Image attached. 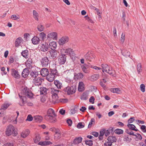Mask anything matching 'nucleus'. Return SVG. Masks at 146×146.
<instances>
[{
  "instance_id": "bf43d9fd",
  "label": "nucleus",
  "mask_w": 146,
  "mask_h": 146,
  "mask_svg": "<svg viewBox=\"0 0 146 146\" xmlns=\"http://www.w3.org/2000/svg\"><path fill=\"white\" fill-rule=\"evenodd\" d=\"M140 89L141 91L143 92L145 91V86L143 84H142L140 85Z\"/></svg>"
},
{
  "instance_id": "69168bd1",
  "label": "nucleus",
  "mask_w": 146,
  "mask_h": 146,
  "mask_svg": "<svg viewBox=\"0 0 146 146\" xmlns=\"http://www.w3.org/2000/svg\"><path fill=\"white\" fill-rule=\"evenodd\" d=\"M94 100L95 99L94 97L91 96L89 99V102L92 104H93L94 103Z\"/></svg>"
},
{
  "instance_id": "6e6d98bb",
  "label": "nucleus",
  "mask_w": 146,
  "mask_h": 146,
  "mask_svg": "<svg viewBox=\"0 0 146 146\" xmlns=\"http://www.w3.org/2000/svg\"><path fill=\"white\" fill-rule=\"evenodd\" d=\"M85 144L87 145L91 146L93 145L92 141L91 140H86L85 141Z\"/></svg>"
},
{
  "instance_id": "4be33fe9",
  "label": "nucleus",
  "mask_w": 146,
  "mask_h": 146,
  "mask_svg": "<svg viewBox=\"0 0 146 146\" xmlns=\"http://www.w3.org/2000/svg\"><path fill=\"white\" fill-rule=\"evenodd\" d=\"M33 43L34 44H38L40 43L39 38L37 36H34L31 40Z\"/></svg>"
},
{
  "instance_id": "6ab92c4d",
  "label": "nucleus",
  "mask_w": 146,
  "mask_h": 146,
  "mask_svg": "<svg viewBox=\"0 0 146 146\" xmlns=\"http://www.w3.org/2000/svg\"><path fill=\"white\" fill-rule=\"evenodd\" d=\"M33 61L32 60L31 58H29L26 62V67L30 69L32 68V64Z\"/></svg>"
},
{
  "instance_id": "49530a36",
  "label": "nucleus",
  "mask_w": 146,
  "mask_h": 146,
  "mask_svg": "<svg viewBox=\"0 0 146 146\" xmlns=\"http://www.w3.org/2000/svg\"><path fill=\"white\" fill-rule=\"evenodd\" d=\"M95 123V119L93 118H92L91 119L89 123V124H88V128H90L91 127L92 124H93V123Z\"/></svg>"
},
{
  "instance_id": "c85d7f7f",
  "label": "nucleus",
  "mask_w": 146,
  "mask_h": 146,
  "mask_svg": "<svg viewBox=\"0 0 146 146\" xmlns=\"http://www.w3.org/2000/svg\"><path fill=\"white\" fill-rule=\"evenodd\" d=\"M107 140L112 143L113 142H116L117 141V139L115 136H110L108 138Z\"/></svg>"
},
{
  "instance_id": "3c124183",
  "label": "nucleus",
  "mask_w": 146,
  "mask_h": 146,
  "mask_svg": "<svg viewBox=\"0 0 146 146\" xmlns=\"http://www.w3.org/2000/svg\"><path fill=\"white\" fill-rule=\"evenodd\" d=\"M125 33H123L121 35V37L120 39V40L122 43H123L124 42L125 38Z\"/></svg>"
},
{
  "instance_id": "de8ad7c7",
  "label": "nucleus",
  "mask_w": 146,
  "mask_h": 146,
  "mask_svg": "<svg viewBox=\"0 0 146 146\" xmlns=\"http://www.w3.org/2000/svg\"><path fill=\"white\" fill-rule=\"evenodd\" d=\"M39 36L42 40H44V39L46 38V35L44 33L42 32L39 34Z\"/></svg>"
},
{
  "instance_id": "1a4fd4ad",
  "label": "nucleus",
  "mask_w": 146,
  "mask_h": 146,
  "mask_svg": "<svg viewBox=\"0 0 146 146\" xmlns=\"http://www.w3.org/2000/svg\"><path fill=\"white\" fill-rule=\"evenodd\" d=\"M69 37L67 36L62 37L59 40L58 42L60 45L63 46L69 40Z\"/></svg>"
},
{
  "instance_id": "c03bdc74",
  "label": "nucleus",
  "mask_w": 146,
  "mask_h": 146,
  "mask_svg": "<svg viewBox=\"0 0 146 146\" xmlns=\"http://www.w3.org/2000/svg\"><path fill=\"white\" fill-rule=\"evenodd\" d=\"M123 132L122 130L119 129H117L115 131V133L118 134H122L123 133Z\"/></svg>"
},
{
  "instance_id": "052dcab7",
  "label": "nucleus",
  "mask_w": 146,
  "mask_h": 146,
  "mask_svg": "<svg viewBox=\"0 0 146 146\" xmlns=\"http://www.w3.org/2000/svg\"><path fill=\"white\" fill-rule=\"evenodd\" d=\"M146 126L145 125H142L141 127V131L144 133L146 132Z\"/></svg>"
},
{
  "instance_id": "393cba45",
  "label": "nucleus",
  "mask_w": 146,
  "mask_h": 146,
  "mask_svg": "<svg viewBox=\"0 0 146 146\" xmlns=\"http://www.w3.org/2000/svg\"><path fill=\"white\" fill-rule=\"evenodd\" d=\"M82 138L81 137H79L75 138L73 141V144L75 145L80 143L82 141Z\"/></svg>"
},
{
  "instance_id": "a19ab883",
  "label": "nucleus",
  "mask_w": 146,
  "mask_h": 146,
  "mask_svg": "<svg viewBox=\"0 0 146 146\" xmlns=\"http://www.w3.org/2000/svg\"><path fill=\"white\" fill-rule=\"evenodd\" d=\"M127 126L129 129L131 130H134L135 131H137V130L135 129V126L133 125L128 124L127 125Z\"/></svg>"
},
{
  "instance_id": "e433bc0d",
  "label": "nucleus",
  "mask_w": 146,
  "mask_h": 146,
  "mask_svg": "<svg viewBox=\"0 0 146 146\" xmlns=\"http://www.w3.org/2000/svg\"><path fill=\"white\" fill-rule=\"evenodd\" d=\"M84 84L82 82H80L78 86V90L80 92H82L84 90Z\"/></svg>"
},
{
  "instance_id": "603ef678",
  "label": "nucleus",
  "mask_w": 146,
  "mask_h": 146,
  "mask_svg": "<svg viewBox=\"0 0 146 146\" xmlns=\"http://www.w3.org/2000/svg\"><path fill=\"white\" fill-rule=\"evenodd\" d=\"M40 135H37L36 136L35 139V142L36 143L40 141Z\"/></svg>"
},
{
  "instance_id": "423d86ee",
  "label": "nucleus",
  "mask_w": 146,
  "mask_h": 146,
  "mask_svg": "<svg viewBox=\"0 0 146 146\" xmlns=\"http://www.w3.org/2000/svg\"><path fill=\"white\" fill-rule=\"evenodd\" d=\"M81 68L84 72L88 73L90 72V68L92 67V66L90 63L84 64L83 65H80Z\"/></svg>"
},
{
  "instance_id": "6e6552de",
  "label": "nucleus",
  "mask_w": 146,
  "mask_h": 146,
  "mask_svg": "<svg viewBox=\"0 0 146 146\" xmlns=\"http://www.w3.org/2000/svg\"><path fill=\"white\" fill-rule=\"evenodd\" d=\"M23 94L29 98H31L33 96V94L31 91L27 88H25L23 90Z\"/></svg>"
},
{
  "instance_id": "a18cd8bd",
  "label": "nucleus",
  "mask_w": 146,
  "mask_h": 146,
  "mask_svg": "<svg viewBox=\"0 0 146 146\" xmlns=\"http://www.w3.org/2000/svg\"><path fill=\"white\" fill-rule=\"evenodd\" d=\"M37 29L39 31H42L44 29V27L42 25H39L38 26Z\"/></svg>"
},
{
  "instance_id": "39448f33",
  "label": "nucleus",
  "mask_w": 146,
  "mask_h": 146,
  "mask_svg": "<svg viewBox=\"0 0 146 146\" xmlns=\"http://www.w3.org/2000/svg\"><path fill=\"white\" fill-rule=\"evenodd\" d=\"M40 65L43 67H47L50 63V61L48 58L46 57H44L40 60Z\"/></svg>"
},
{
  "instance_id": "0e129e2a",
  "label": "nucleus",
  "mask_w": 146,
  "mask_h": 146,
  "mask_svg": "<svg viewBox=\"0 0 146 146\" xmlns=\"http://www.w3.org/2000/svg\"><path fill=\"white\" fill-rule=\"evenodd\" d=\"M1 70L3 72V73H1L2 75L3 76V75H6L7 73L5 71V68L4 67H3L1 68Z\"/></svg>"
},
{
  "instance_id": "864d4df0",
  "label": "nucleus",
  "mask_w": 146,
  "mask_h": 146,
  "mask_svg": "<svg viewBox=\"0 0 146 146\" xmlns=\"http://www.w3.org/2000/svg\"><path fill=\"white\" fill-rule=\"evenodd\" d=\"M130 138L129 137V136L128 135H125L124 138L123 140L124 141L128 142L130 141Z\"/></svg>"
},
{
  "instance_id": "a211bd4d",
  "label": "nucleus",
  "mask_w": 146,
  "mask_h": 146,
  "mask_svg": "<svg viewBox=\"0 0 146 146\" xmlns=\"http://www.w3.org/2000/svg\"><path fill=\"white\" fill-rule=\"evenodd\" d=\"M64 52L67 54L70 55V56H73L74 55L73 50L70 48H68L65 50Z\"/></svg>"
},
{
  "instance_id": "9b49d317",
  "label": "nucleus",
  "mask_w": 146,
  "mask_h": 146,
  "mask_svg": "<svg viewBox=\"0 0 146 146\" xmlns=\"http://www.w3.org/2000/svg\"><path fill=\"white\" fill-rule=\"evenodd\" d=\"M49 53L50 54L51 57L54 59L57 57L59 53L55 50H51L47 53V54Z\"/></svg>"
},
{
  "instance_id": "9d476101",
  "label": "nucleus",
  "mask_w": 146,
  "mask_h": 146,
  "mask_svg": "<svg viewBox=\"0 0 146 146\" xmlns=\"http://www.w3.org/2000/svg\"><path fill=\"white\" fill-rule=\"evenodd\" d=\"M66 60V55L62 54L60 55L58 58V61L60 64H64Z\"/></svg>"
},
{
  "instance_id": "5fc2aeb1",
  "label": "nucleus",
  "mask_w": 146,
  "mask_h": 146,
  "mask_svg": "<svg viewBox=\"0 0 146 146\" xmlns=\"http://www.w3.org/2000/svg\"><path fill=\"white\" fill-rule=\"evenodd\" d=\"M18 16H17L15 15H13L11 16V18L13 20H17L20 18L19 16V15Z\"/></svg>"
},
{
  "instance_id": "c756f323",
  "label": "nucleus",
  "mask_w": 146,
  "mask_h": 146,
  "mask_svg": "<svg viewBox=\"0 0 146 146\" xmlns=\"http://www.w3.org/2000/svg\"><path fill=\"white\" fill-rule=\"evenodd\" d=\"M49 47L52 50H55L56 47V43L55 42L53 41L49 43Z\"/></svg>"
},
{
  "instance_id": "cd10ccee",
  "label": "nucleus",
  "mask_w": 146,
  "mask_h": 146,
  "mask_svg": "<svg viewBox=\"0 0 146 146\" xmlns=\"http://www.w3.org/2000/svg\"><path fill=\"white\" fill-rule=\"evenodd\" d=\"M29 51L27 50H25L22 51L21 52V55L24 58H27L29 57Z\"/></svg>"
},
{
  "instance_id": "09e8293b",
  "label": "nucleus",
  "mask_w": 146,
  "mask_h": 146,
  "mask_svg": "<svg viewBox=\"0 0 146 146\" xmlns=\"http://www.w3.org/2000/svg\"><path fill=\"white\" fill-rule=\"evenodd\" d=\"M141 65L140 63H139L137 64V72L139 74L142 71V70L141 68Z\"/></svg>"
},
{
  "instance_id": "7c9ffc66",
  "label": "nucleus",
  "mask_w": 146,
  "mask_h": 146,
  "mask_svg": "<svg viewBox=\"0 0 146 146\" xmlns=\"http://www.w3.org/2000/svg\"><path fill=\"white\" fill-rule=\"evenodd\" d=\"M52 144V142L50 141H40L39 142L38 144L42 146H45Z\"/></svg>"
},
{
  "instance_id": "58836bf2",
  "label": "nucleus",
  "mask_w": 146,
  "mask_h": 146,
  "mask_svg": "<svg viewBox=\"0 0 146 146\" xmlns=\"http://www.w3.org/2000/svg\"><path fill=\"white\" fill-rule=\"evenodd\" d=\"M30 75L32 77L36 78V77L38 75V71H32L30 73Z\"/></svg>"
},
{
  "instance_id": "dca6fc26",
  "label": "nucleus",
  "mask_w": 146,
  "mask_h": 146,
  "mask_svg": "<svg viewBox=\"0 0 146 146\" xmlns=\"http://www.w3.org/2000/svg\"><path fill=\"white\" fill-rule=\"evenodd\" d=\"M84 56L86 60L91 61L92 60H93L95 56L92 54L88 52Z\"/></svg>"
},
{
  "instance_id": "37998d69",
  "label": "nucleus",
  "mask_w": 146,
  "mask_h": 146,
  "mask_svg": "<svg viewBox=\"0 0 146 146\" xmlns=\"http://www.w3.org/2000/svg\"><path fill=\"white\" fill-rule=\"evenodd\" d=\"M88 99V96L87 94L85 93H84L81 97V99L84 100H86Z\"/></svg>"
},
{
  "instance_id": "680f3d73",
  "label": "nucleus",
  "mask_w": 146,
  "mask_h": 146,
  "mask_svg": "<svg viewBox=\"0 0 146 146\" xmlns=\"http://www.w3.org/2000/svg\"><path fill=\"white\" fill-rule=\"evenodd\" d=\"M112 143L108 141L105 142L104 144V146H111L112 145Z\"/></svg>"
},
{
  "instance_id": "aec40b11",
  "label": "nucleus",
  "mask_w": 146,
  "mask_h": 146,
  "mask_svg": "<svg viewBox=\"0 0 146 146\" xmlns=\"http://www.w3.org/2000/svg\"><path fill=\"white\" fill-rule=\"evenodd\" d=\"M29 129H26L23 131L21 133V135L22 137L25 138L29 135Z\"/></svg>"
},
{
  "instance_id": "20e7f679",
  "label": "nucleus",
  "mask_w": 146,
  "mask_h": 146,
  "mask_svg": "<svg viewBox=\"0 0 146 146\" xmlns=\"http://www.w3.org/2000/svg\"><path fill=\"white\" fill-rule=\"evenodd\" d=\"M13 133L16 134L17 133H15V127L12 125H9L7 127L5 131V134L8 136L11 135Z\"/></svg>"
},
{
  "instance_id": "f704fd0d",
  "label": "nucleus",
  "mask_w": 146,
  "mask_h": 146,
  "mask_svg": "<svg viewBox=\"0 0 146 146\" xmlns=\"http://www.w3.org/2000/svg\"><path fill=\"white\" fill-rule=\"evenodd\" d=\"M11 104L8 102H5L3 104L1 107V109L5 110Z\"/></svg>"
},
{
  "instance_id": "7ed1b4c3",
  "label": "nucleus",
  "mask_w": 146,
  "mask_h": 146,
  "mask_svg": "<svg viewBox=\"0 0 146 146\" xmlns=\"http://www.w3.org/2000/svg\"><path fill=\"white\" fill-rule=\"evenodd\" d=\"M76 86H73L66 87L63 89V90L67 94L70 95L76 92Z\"/></svg>"
},
{
  "instance_id": "ea45409f",
  "label": "nucleus",
  "mask_w": 146,
  "mask_h": 146,
  "mask_svg": "<svg viewBox=\"0 0 146 146\" xmlns=\"http://www.w3.org/2000/svg\"><path fill=\"white\" fill-rule=\"evenodd\" d=\"M33 16L34 18L37 21L38 20V14L37 12L35 10H33Z\"/></svg>"
},
{
  "instance_id": "f8f14e48",
  "label": "nucleus",
  "mask_w": 146,
  "mask_h": 146,
  "mask_svg": "<svg viewBox=\"0 0 146 146\" xmlns=\"http://www.w3.org/2000/svg\"><path fill=\"white\" fill-rule=\"evenodd\" d=\"M52 38L53 39L56 40L57 38V34L56 33L52 32L48 33L47 36V39Z\"/></svg>"
},
{
  "instance_id": "e2e57ef3",
  "label": "nucleus",
  "mask_w": 146,
  "mask_h": 146,
  "mask_svg": "<svg viewBox=\"0 0 146 146\" xmlns=\"http://www.w3.org/2000/svg\"><path fill=\"white\" fill-rule=\"evenodd\" d=\"M60 135L58 132H56L54 134V137L57 138L59 139L60 137Z\"/></svg>"
},
{
  "instance_id": "ddd939ff",
  "label": "nucleus",
  "mask_w": 146,
  "mask_h": 146,
  "mask_svg": "<svg viewBox=\"0 0 146 146\" xmlns=\"http://www.w3.org/2000/svg\"><path fill=\"white\" fill-rule=\"evenodd\" d=\"M42 79L39 77L34 78L33 81V83L37 86H39L41 85Z\"/></svg>"
},
{
  "instance_id": "0eeeda50",
  "label": "nucleus",
  "mask_w": 146,
  "mask_h": 146,
  "mask_svg": "<svg viewBox=\"0 0 146 146\" xmlns=\"http://www.w3.org/2000/svg\"><path fill=\"white\" fill-rule=\"evenodd\" d=\"M59 92L58 90L55 89L54 88H51L50 89V92L52 94V101L58 98V94Z\"/></svg>"
},
{
  "instance_id": "774afa93",
  "label": "nucleus",
  "mask_w": 146,
  "mask_h": 146,
  "mask_svg": "<svg viewBox=\"0 0 146 146\" xmlns=\"http://www.w3.org/2000/svg\"><path fill=\"white\" fill-rule=\"evenodd\" d=\"M70 111L71 113L72 114H73L77 112V110L75 108H74L73 109H72Z\"/></svg>"
},
{
  "instance_id": "13d9d810",
  "label": "nucleus",
  "mask_w": 146,
  "mask_h": 146,
  "mask_svg": "<svg viewBox=\"0 0 146 146\" xmlns=\"http://www.w3.org/2000/svg\"><path fill=\"white\" fill-rule=\"evenodd\" d=\"M84 17L87 20L88 22L91 23H93L92 20L87 15L85 16Z\"/></svg>"
},
{
  "instance_id": "4d7b16f0",
  "label": "nucleus",
  "mask_w": 146,
  "mask_h": 146,
  "mask_svg": "<svg viewBox=\"0 0 146 146\" xmlns=\"http://www.w3.org/2000/svg\"><path fill=\"white\" fill-rule=\"evenodd\" d=\"M33 119V118L32 117V116L31 115H29L27 117V118L26 119V120L29 121H31Z\"/></svg>"
},
{
  "instance_id": "bb28decb",
  "label": "nucleus",
  "mask_w": 146,
  "mask_h": 146,
  "mask_svg": "<svg viewBox=\"0 0 146 146\" xmlns=\"http://www.w3.org/2000/svg\"><path fill=\"white\" fill-rule=\"evenodd\" d=\"M55 77L53 75H51L49 73L46 77V79L50 82H52L53 81L55 78Z\"/></svg>"
},
{
  "instance_id": "f3484780",
  "label": "nucleus",
  "mask_w": 146,
  "mask_h": 146,
  "mask_svg": "<svg viewBox=\"0 0 146 146\" xmlns=\"http://www.w3.org/2000/svg\"><path fill=\"white\" fill-rule=\"evenodd\" d=\"M48 73V70L46 68H42L40 70L41 75L44 77L47 76Z\"/></svg>"
},
{
  "instance_id": "4468645a",
  "label": "nucleus",
  "mask_w": 146,
  "mask_h": 146,
  "mask_svg": "<svg viewBox=\"0 0 146 146\" xmlns=\"http://www.w3.org/2000/svg\"><path fill=\"white\" fill-rule=\"evenodd\" d=\"M68 100L66 98H60L58 99V98L57 99H56L55 100H53V102L54 104L58 103L59 102L65 103L68 102Z\"/></svg>"
},
{
  "instance_id": "f03ea898",
  "label": "nucleus",
  "mask_w": 146,
  "mask_h": 146,
  "mask_svg": "<svg viewBox=\"0 0 146 146\" xmlns=\"http://www.w3.org/2000/svg\"><path fill=\"white\" fill-rule=\"evenodd\" d=\"M101 67L103 72H105L111 75L115 76V71L111 66L106 64H101Z\"/></svg>"
},
{
  "instance_id": "a878e982",
  "label": "nucleus",
  "mask_w": 146,
  "mask_h": 146,
  "mask_svg": "<svg viewBox=\"0 0 146 146\" xmlns=\"http://www.w3.org/2000/svg\"><path fill=\"white\" fill-rule=\"evenodd\" d=\"M29 73V70L27 68H25L23 70L22 72V76L23 77L25 78L28 76Z\"/></svg>"
},
{
  "instance_id": "5701e85b",
  "label": "nucleus",
  "mask_w": 146,
  "mask_h": 146,
  "mask_svg": "<svg viewBox=\"0 0 146 146\" xmlns=\"http://www.w3.org/2000/svg\"><path fill=\"white\" fill-rule=\"evenodd\" d=\"M12 75L15 78L18 79L20 78V76L18 72L13 69L12 70Z\"/></svg>"
},
{
  "instance_id": "8fccbe9b",
  "label": "nucleus",
  "mask_w": 146,
  "mask_h": 146,
  "mask_svg": "<svg viewBox=\"0 0 146 146\" xmlns=\"http://www.w3.org/2000/svg\"><path fill=\"white\" fill-rule=\"evenodd\" d=\"M111 92L114 93H118L120 91V90L118 88H113L111 89Z\"/></svg>"
},
{
  "instance_id": "412c9836",
  "label": "nucleus",
  "mask_w": 146,
  "mask_h": 146,
  "mask_svg": "<svg viewBox=\"0 0 146 146\" xmlns=\"http://www.w3.org/2000/svg\"><path fill=\"white\" fill-rule=\"evenodd\" d=\"M54 83L58 89H60L63 87V85L58 80H55Z\"/></svg>"
},
{
  "instance_id": "338daca9",
  "label": "nucleus",
  "mask_w": 146,
  "mask_h": 146,
  "mask_svg": "<svg viewBox=\"0 0 146 146\" xmlns=\"http://www.w3.org/2000/svg\"><path fill=\"white\" fill-rule=\"evenodd\" d=\"M135 120L134 117H131L128 120V124L132 123Z\"/></svg>"
},
{
  "instance_id": "72a5a7b5",
  "label": "nucleus",
  "mask_w": 146,
  "mask_h": 146,
  "mask_svg": "<svg viewBox=\"0 0 146 146\" xmlns=\"http://www.w3.org/2000/svg\"><path fill=\"white\" fill-rule=\"evenodd\" d=\"M47 89L44 87H41L40 88V94L45 95L47 93Z\"/></svg>"
},
{
  "instance_id": "2eb2a0df",
  "label": "nucleus",
  "mask_w": 146,
  "mask_h": 146,
  "mask_svg": "<svg viewBox=\"0 0 146 146\" xmlns=\"http://www.w3.org/2000/svg\"><path fill=\"white\" fill-rule=\"evenodd\" d=\"M49 46L48 44H43L40 46V50L41 51L45 52L47 51L49 49Z\"/></svg>"
},
{
  "instance_id": "f257e3e1",
  "label": "nucleus",
  "mask_w": 146,
  "mask_h": 146,
  "mask_svg": "<svg viewBox=\"0 0 146 146\" xmlns=\"http://www.w3.org/2000/svg\"><path fill=\"white\" fill-rule=\"evenodd\" d=\"M56 115L54 111L52 109H49L47 111V114L45 116V118L50 122L54 123L56 121Z\"/></svg>"
},
{
  "instance_id": "b1692460",
  "label": "nucleus",
  "mask_w": 146,
  "mask_h": 146,
  "mask_svg": "<svg viewBox=\"0 0 146 146\" xmlns=\"http://www.w3.org/2000/svg\"><path fill=\"white\" fill-rule=\"evenodd\" d=\"M121 50V52L122 54L126 57H129L130 52L127 50L124 49Z\"/></svg>"
},
{
  "instance_id": "473e14b6",
  "label": "nucleus",
  "mask_w": 146,
  "mask_h": 146,
  "mask_svg": "<svg viewBox=\"0 0 146 146\" xmlns=\"http://www.w3.org/2000/svg\"><path fill=\"white\" fill-rule=\"evenodd\" d=\"M22 39L21 37H19L17 38L15 41V46L18 47L20 45L22 41Z\"/></svg>"
},
{
  "instance_id": "2f4dec72",
  "label": "nucleus",
  "mask_w": 146,
  "mask_h": 146,
  "mask_svg": "<svg viewBox=\"0 0 146 146\" xmlns=\"http://www.w3.org/2000/svg\"><path fill=\"white\" fill-rule=\"evenodd\" d=\"M99 78V74H94L91 77L90 80L92 81H94L98 79Z\"/></svg>"
},
{
  "instance_id": "c9c22d12",
  "label": "nucleus",
  "mask_w": 146,
  "mask_h": 146,
  "mask_svg": "<svg viewBox=\"0 0 146 146\" xmlns=\"http://www.w3.org/2000/svg\"><path fill=\"white\" fill-rule=\"evenodd\" d=\"M50 70V74H51L52 75H53L55 77H56L58 76V73L57 70L56 69H51Z\"/></svg>"
},
{
  "instance_id": "79ce46f5",
  "label": "nucleus",
  "mask_w": 146,
  "mask_h": 146,
  "mask_svg": "<svg viewBox=\"0 0 146 146\" xmlns=\"http://www.w3.org/2000/svg\"><path fill=\"white\" fill-rule=\"evenodd\" d=\"M85 126L84 123L79 122L77 125V127L79 129L82 128L84 127Z\"/></svg>"
},
{
  "instance_id": "4c0bfd02",
  "label": "nucleus",
  "mask_w": 146,
  "mask_h": 146,
  "mask_svg": "<svg viewBox=\"0 0 146 146\" xmlns=\"http://www.w3.org/2000/svg\"><path fill=\"white\" fill-rule=\"evenodd\" d=\"M34 119L35 121L37 122H41L43 119L42 117L39 115H36L34 117Z\"/></svg>"
}]
</instances>
